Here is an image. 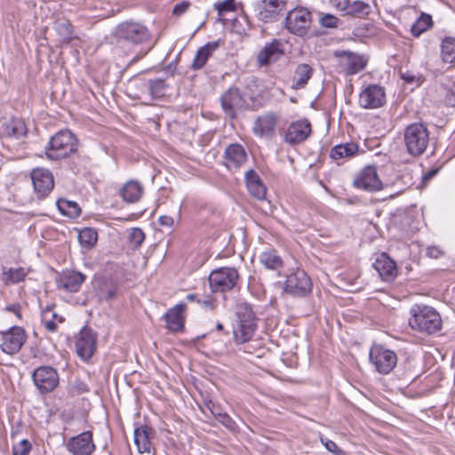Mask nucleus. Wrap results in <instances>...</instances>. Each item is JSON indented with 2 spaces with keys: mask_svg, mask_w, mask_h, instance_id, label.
<instances>
[{
  "mask_svg": "<svg viewBox=\"0 0 455 455\" xmlns=\"http://www.w3.org/2000/svg\"><path fill=\"white\" fill-rule=\"evenodd\" d=\"M235 320L233 323V339L238 350L251 354L247 343L252 339L258 328V317L252 306L245 301L235 307Z\"/></svg>",
  "mask_w": 455,
  "mask_h": 455,
  "instance_id": "1",
  "label": "nucleus"
},
{
  "mask_svg": "<svg viewBox=\"0 0 455 455\" xmlns=\"http://www.w3.org/2000/svg\"><path fill=\"white\" fill-rule=\"evenodd\" d=\"M409 325L419 332L434 334L442 328V318L439 313L427 305H414L411 310Z\"/></svg>",
  "mask_w": 455,
  "mask_h": 455,
  "instance_id": "2",
  "label": "nucleus"
},
{
  "mask_svg": "<svg viewBox=\"0 0 455 455\" xmlns=\"http://www.w3.org/2000/svg\"><path fill=\"white\" fill-rule=\"evenodd\" d=\"M77 150V140L68 130L60 131L51 137L45 147L46 157L60 160L69 156Z\"/></svg>",
  "mask_w": 455,
  "mask_h": 455,
  "instance_id": "3",
  "label": "nucleus"
},
{
  "mask_svg": "<svg viewBox=\"0 0 455 455\" xmlns=\"http://www.w3.org/2000/svg\"><path fill=\"white\" fill-rule=\"evenodd\" d=\"M403 141L409 155L421 156L429 142V132L427 126L421 123L411 124L404 129Z\"/></svg>",
  "mask_w": 455,
  "mask_h": 455,
  "instance_id": "4",
  "label": "nucleus"
},
{
  "mask_svg": "<svg viewBox=\"0 0 455 455\" xmlns=\"http://www.w3.org/2000/svg\"><path fill=\"white\" fill-rule=\"evenodd\" d=\"M113 35L117 40L125 41L134 45L142 44L150 39V32L148 28L132 20L119 23L115 28Z\"/></svg>",
  "mask_w": 455,
  "mask_h": 455,
  "instance_id": "5",
  "label": "nucleus"
},
{
  "mask_svg": "<svg viewBox=\"0 0 455 455\" xmlns=\"http://www.w3.org/2000/svg\"><path fill=\"white\" fill-rule=\"evenodd\" d=\"M370 363L376 371L386 375L390 373L397 363L396 354L382 345H373L369 353Z\"/></svg>",
  "mask_w": 455,
  "mask_h": 455,
  "instance_id": "6",
  "label": "nucleus"
},
{
  "mask_svg": "<svg viewBox=\"0 0 455 455\" xmlns=\"http://www.w3.org/2000/svg\"><path fill=\"white\" fill-rule=\"evenodd\" d=\"M239 278L236 268L223 267L212 270L209 275V284L213 292H224L232 290Z\"/></svg>",
  "mask_w": 455,
  "mask_h": 455,
  "instance_id": "7",
  "label": "nucleus"
},
{
  "mask_svg": "<svg viewBox=\"0 0 455 455\" xmlns=\"http://www.w3.org/2000/svg\"><path fill=\"white\" fill-rule=\"evenodd\" d=\"M31 378L41 395L52 393L60 383L58 371L49 365L36 368L31 374Z\"/></svg>",
  "mask_w": 455,
  "mask_h": 455,
  "instance_id": "8",
  "label": "nucleus"
},
{
  "mask_svg": "<svg viewBox=\"0 0 455 455\" xmlns=\"http://www.w3.org/2000/svg\"><path fill=\"white\" fill-rule=\"evenodd\" d=\"M283 290L293 297H306L312 291V281L303 269L297 268L287 275Z\"/></svg>",
  "mask_w": 455,
  "mask_h": 455,
  "instance_id": "9",
  "label": "nucleus"
},
{
  "mask_svg": "<svg viewBox=\"0 0 455 455\" xmlns=\"http://www.w3.org/2000/svg\"><path fill=\"white\" fill-rule=\"evenodd\" d=\"M312 23L311 12L305 7L290 11L285 17V28L289 32L303 36L307 34Z\"/></svg>",
  "mask_w": 455,
  "mask_h": 455,
  "instance_id": "10",
  "label": "nucleus"
},
{
  "mask_svg": "<svg viewBox=\"0 0 455 455\" xmlns=\"http://www.w3.org/2000/svg\"><path fill=\"white\" fill-rule=\"evenodd\" d=\"M27 340V333L21 326H12L0 331V348L10 355L18 354Z\"/></svg>",
  "mask_w": 455,
  "mask_h": 455,
  "instance_id": "11",
  "label": "nucleus"
},
{
  "mask_svg": "<svg viewBox=\"0 0 455 455\" xmlns=\"http://www.w3.org/2000/svg\"><path fill=\"white\" fill-rule=\"evenodd\" d=\"M333 56L337 58L339 68L347 76L361 72L366 68L368 62L363 55L350 51H335Z\"/></svg>",
  "mask_w": 455,
  "mask_h": 455,
  "instance_id": "12",
  "label": "nucleus"
},
{
  "mask_svg": "<svg viewBox=\"0 0 455 455\" xmlns=\"http://www.w3.org/2000/svg\"><path fill=\"white\" fill-rule=\"evenodd\" d=\"M220 100L226 116L231 120L237 117V110H243L250 107V103H245L242 91L235 86L225 91L220 96Z\"/></svg>",
  "mask_w": 455,
  "mask_h": 455,
  "instance_id": "13",
  "label": "nucleus"
},
{
  "mask_svg": "<svg viewBox=\"0 0 455 455\" xmlns=\"http://www.w3.org/2000/svg\"><path fill=\"white\" fill-rule=\"evenodd\" d=\"M353 186L369 192H376L383 188L382 181L374 165H367L358 172L354 177Z\"/></svg>",
  "mask_w": 455,
  "mask_h": 455,
  "instance_id": "14",
  "label": "nucleus"
},
{
  "mask_svg": "<svg viewBox=\"0 0 455 455\" xmlns=\"http://www.w3.org/2000/svg\"><path fill=\"white\" fill-rule=\"evenodd\" d=\"M386 93L384 87L379 84L367 85L359 94V105L365 109H373L384 106Z\"/></svg>",
  "mask_w": 455,
  "mask_h": 455,
  "instance_id": "15",
  "label": "nucleus"
},
{
  "mask_svg": "<svg viewBox=\"0 0 455 455\" xmlns=\"http://www.w3.org/2000/svg\"><path fill=\"white\" fill-rule=\"evenodd\" d=\"M67 450L72 455H92L96 449L92 431H84L70 437L66 443Z\"/></svg>",
  "mask_w": 455,
  "mask_h": 455,
  "instance_id": "16",
  "label": "nucleus"
},
{
  "mask_svg": "<svg viewBox=\"0 0 455 455\" xmlns=\"http://www.w3.org/2000/svg\"><path fill=\"white\" fill-rule=\"evenodd\" d=\"M96 333L89 327H84L76 341V351L77 355L84 361H88L96 350Z\"/></svg>",
  "mask_w": 455,
  "mask_h": 455,
  "instance_id": "17",
  "label": "nucleus"
},
{
  "mask_svg": "<svg viewBox=\"0 0 455 455\" xmlns=\"http://www.w3.org/2000/svg\"><path fill=\"white\" fill-rule=\"evenodd\" d=\"M285 7L286 0H261L255 6L256 16L264 22H272Z\"/></svg>",
  "mask_w": 455,
  "mask_h": 455,
  "instance_id": "18",
  "label": "nucleus"
},
{
  "mask_svg": "<svg viewBox=\"0 0 455 455\" xmlns=\"http://www.w3.org/2000/svg\"><path fill=\"white\" fill-rule=\"evenodd\" d=\"M34 189L38 198H44L54 187V179L52 172L44 168H36L31 172Z\"/></svg>",
  "mask_w": 455,
  "mask_h": 455,
  "instance_id": "19",
  "label": "nucleus"
},
{
  "mask_svg": "<svg viewBox=\"0 0 455 455\" xmlns=\"http://www.w3.org/2000/svg\"><path fill=\"white\" fill-rule=\"evenodd\" d=\"M283 54L284 44L279 39H273L258 52L257 63L259 67H266L277 61Z\"/></svg>",
  "mask_w": 455,
  "mask_h": 455,
  "instance_id": "20",
  "label": "nucleus"
},
{
  "mask_svg": "<svg viewBox=\"0 0 455 455\" xmlns=\"http://www.w3.org/2000/svg\"><path fill=\"white\" fill-rule=\"evenodd\" d=\"M86 275L76 270H63L56 278V285L60 290L68 292H77L84 283Z\"/></svg>",
  "mask_w": 455,
  "mask_h": 455,
  "instance_id": "21",
  "label": "nucleus"
},
{
  "mask_svg": "<svg viewBox=\"0 0 455 455\" xmlns=\"http://www.w3.org/2000/svg\"><path fill=\"white\" fill-rule=\"evenodd\" d=\"M187 306L185 303H179L169 308L164 315L166 329L172 333L182 332L185 327Z\"/></svg>",
  "mask_w": 455,
  "mask_h": 455,
  "instance_id": "22",
  "label": "nucleus"
},
{
  "mask_svg": "<svg viewBox=\"0 0 455 455\" xmlns=\"http://www.w3.org/2000/svg\"><path fill=\"white\" fill-rule=\"evenodd\" d=\"M311 132V124L308 120L303 119L292 122L287 128L284 140L290 145H297L306 140Z\"/></svg>",
  "mask_w": 455,
  "mask_h": 455,
  "instance_id": "23",
  "label": "nucleus"
},
{
  "mask_svg": "<svg viewBox=\"0 0 455 455\" xmlns=\"http://www.w3.org/2000/svg\"><path fill=\"white\" fill-rule=\"evenodd\" d=\"M94 287L100 300L110 301L119 290V283L111 276H99L94 280Z\"/></svg>",
  "mask_w": 455,
  "mask_h": 455,
  "instance_id": "24",
  "label": "nucleus"
},
{
  "mask_svg": "<svg viewBox=\"0 0 455 455\" xmlns=\"http://www.w3.org/2000/svg\"><path fill=\"white\" fill-rule=\"evenodd\" d=\"M278 116L274 112H268L259 116L253 124L255 135L265 138H272L275 135Z\"/></svg>",
  "mask_w": 455,
  "mask_h": 455,
  "instance_id": "25",
  "label": "nucleus"
},
{
  "mask_svg": "<svg viewBox=\"0 0 455 455\" xmlns=\"http://www.w3.org/2000/svg\"><path fill=\"white\" fill-rule=\"evenodd\" d=\"M372 266L384 281H393L397 275L395 262L385 252L376 258Z\"/></svg>",
  "mask_w": 455,
  "mask_h": 455,
  "instance_id": "26",
  "label": "nucleus"
},
{
  "mask_svg": "<svg viewBox=\"0 0 455 455\" xmlns=\"http://www.w3.org/2000/svg\"><path fill=\"white\" fill-rule=\"evenodd\" d=\"M247 155L243 146L230 144L227 147L224 153V164L228 169H238L245 163Z\"/></svg>",
  "mask_w": 455,
  "mask_h": 455,
  "instance_id": "27",
  "label": "nucleus"
},
{
  "mask_svg": "<svg viewBox=\"0 0 455 455\" xmlns=\"http://www.w3.org/2000/svg\"><path fill=\"white\" fill-rule=\"evenodd\" d=\"M155 431L151 427L142 425L134 429V443L140 453H149Z\"/></svg>",
  "mask_w": 455,
  "mask_h": 455,
  "instance_id": "28",
  "label": "nucleus"
},
{
  "mask_svg": "<svg viewBox=\"0 0 455 455\" xmlns=\"http://www.w3.org/2000/svg\"><path fill=\"white\" fill-rule=\"evenodd\" d=\"M1 133L4 137L20 139L27 134V126L20 118H5L2 122Z\"/></svg>",
  "mask_w": 455,
  "mask_h": 455,
  "instance_id": "29",
  "label": "nucleus"
},
{
  "mask_svg": "<svg viewBox=\"0 0 455 455\" xmlns=\"http://www.w3.org/2000/svg\"><path fill=\"white\" fill-rule=\"evenodd\" d=\"M245 183L251 196L259 200L265 198L267 188L263 184L260 177L253 169H250L246 172Z\"/></svg>",
  "mask_w": 455,
  "mask_h": 455,
  "instance_id": "30",
  "label": "nucleus"
},
{
  "mask_svg": "<svg viewBox=\"0 0 455 455\" xmlns=\"http://www.w3.org/2000/svg\"><path fill=\"white\" fill-rule=\"evenodd\" d=\"M143 193L144 188L142 184L134 180H128L119 191L123 200L129 204L139 202Z\"/></svg>",
  "mask_w": 455,
  "mask_h": 455,
  "instance_id": "31",
  "label": "nucleus"
},
{
  "mask_svg": "<svg viewBox=\"0 0 455 455\" xmlns=\"http://www.w3.org/2000/svg\"><path fill=\"white\" fill-rule=\"evenodd\" d=\"M142 87L148 91L150 100H160L166 96L170 85L166 80L160 77L148 79V82L142 83Z\"/></svg>",
  "mask_w": 455,
  "mask_h": 455,
  "instance_id": "32",
  "label": "nucleus"
},
{
  "mask_svg": "<svg viewBox=\"0 0 455 455\" xmlns=\"http://www.w3.org/2000/svg\"><path fill=\"white\" fill-rule=\"evenodd\" d=\"M220 41L209 42L204 46L200 47L194 58L191 64L193 70H199L203 68L207 60L212 57V53L219 48Z\"/></svg>",
  "mask_w": 455,
  "mask_h": 455,
  "instance_id": "33",
  "label": "nucleus"
},
{
  "mask_svg": "<svg viewBox=\"0 0 455 455\" xmlns=\"http://www.w3.org/2000/svg\"><path fill=\"white\" fill-rule=\"evenodd\" d=\"M313 74L314 69L310 65L307 63L299 64L294 71L291 88L295 90L305 88Z\"/></svg>",
  "mask_w": 455,
  "mask_h": 455,
  "instance_id": "34",
  "label": "nucleus"
},
{
  "mask_svg": "<svg viewBox=\"0 0 455 455\" xmlns=\"http://www.w3.org/2000/svg\"><path fill=\"white\" fill-rule=\"evenodd\" d=\"M54 29L60 36L59 42L62 44H69L75 38L73 26L67 19H58L54 23Z\"/></svg>",
  "mask_w": 455,
  "mask_h": 455,
  "instance_id": "35",
  "label": "nucleus"
},
{
  "mask_svg": "<svg viewBox=\"0 0 455 455\" xmlns=\"http://www.w3.org/2000/svg\"><path fill=\"white\" fill-rule=\"evenodd\" d=\"M359 151V147L355 142L341 143L333 147L331 150L330 156L334 160H341L344 158L355 156Z\"/></svg>",
  "mask_w": 455,
  "mask_h": 455,
  "instance_id": "36",
  "label": "nucleus"
},
{
  "mask_svg": "<svg viewBox=\"0 0 455 455\" xmlns=\"http://www.w3.org/2000/svg\"><path fill=\"white\" fill-rule=\"evenodd\" d=\"M28 275V271L24 267H3L2 281L5 285L15 284L23 281Z\"/></svg>",
  "mask_w": 455,
  "mask_h": 455,
  "instance_id": "37",
  "label": "nucleus"
},
{
  "mask_svg": "<svg viewBox=\"0 0 455 455\" xmlns=\"http://www.w3.org/2000/svg\"><path fill=\"white\" fill-rule=\"evenodd\" d=\"M441 59L443 62L455 63V37L446 36L441 43Z\"/></svg>",
  "mask_w": 455,
  "mask_h": 455,
  "instance_id": "38",
  "label": "nucleus"
},
{
  "mask_svg": "<svg viewBox=\"0 0 455 455\" xmlns=\"http://www.w3.org/2000/svg\"><path fill=\"white\" fill-rule=\"evenodd\" d=\"M260 263L267 269L278 270L283 267V259L275 250L263 251L259 256Z\"/></svg>",
  "mask_w": 455,
  "mask_h": 455,
  "instance_id": "39",
  "label": "nucleus"
},
{
  "mask_svg": "<svg viewBox=\"0 0 455 455\" xmlns=\"http://www.w3.org/2000/svg\"><path fill=\"white\" fill-rule=\"evenodd\" d=\"M433 25L434 22L432 16L430 14L422 12L411 27V33L413 36L419 37L424 32L431 28Z\"/></svg>",
  "mask_w": 455,
  "mask_h": 455,
  "instance_id": "40",
  "label": "nucleus"
},
{
  "mask_svg": "<svg viewBox=\"0 0 455 455\" xmlns=\"http://www.w3.org/2000/svg\"><path fill=\"white\" fill-rule=\"evenodd\" d=\"M56 204L61 214L68 218L76 219L81 214V208L76 202L65 198H60L56 202Z\"/></svg>",
  "mask_w": 455,
  "mask_h": 455,
  "instance_id": "41",
  "label": "nucleus"
},
{
  "mask_svg": "<svg viewBox=\"0 0 455 455\" xmlns=\"http://www.w3.org/2000/svg\"><path fill=\"white\" fill-rule=\"evenodd\" d=\"M371 12V8L369 4L363 1L350 2L344 15H348L355 18H365Z\"/></svg>",
  "mask_w": 455,
  "mask_h": 455,
  "instance_id": "42",
  "label": "nucleus"
},
{
  "mask_svg": "<svg viewBox=\"0 0 455 455\" xmlns=\"http://www.w3.org/2000/svg\"><path fill=\"white\" fill-rule=\"evenodd\" d=\"M80 244L87 249L92 248L98 240V233L93 228H84L78 234Z\"/></svg>",
  "mask_w": 455,
  "mask_h": 455,
  "instance_id": "43",
  "label": "nucleus"
},
{
  "mask_svg": "<svg viewBox=\"0 0 455 455\" xmlns=\"http://www.w3.org/2000/svg\"><path fill=\"white\" fill-rule=\"evenodd\" d=\"M259 89L255 79H251L244 90L242 92L245 103H254L258 96H259Z\"/></svg>",
  "mask_w": 455,
  "mask_h": 455,
  "instance_id": "44",
  "label": "nucleus"
},
{
  "mask_svg": "<svg viewBox=\"0 0 455 455\" xmlns=\"http://www.w3.org/2000/svg\"><path fill=\"white\" fill-rule=\"evenodd\" d=\"M148 82V79L134 77L130 84V89L133 92V98L135 99H143L146 96H148V91L145 90L142 87L141 84Z\"/></svg>",
  "mask_w": 455,
  "mask_h": 455,
  "instance_id": "45",
  "label": "nucleus"
},
{
  "mask_svg": "<svg viewBox=\"0 0 455 455\" xmlns=\"http://www.w3.org/2000/svg\"><path fill=\"white\" fill-rule=\"evenodd\" d=\"M145 240V234L142 229L139 228H133L130 232V243L132 244V249L136 250Z\"/></svg>",
  "mask_w": 455,
  "mask_h": 455,
  "instance_id": "46",
  "label": "nucleus"
},
{
  "mask_svg": "<svg viewBox=\"0 0 455 455\" xmlns=\"http://www.w3.org/2000/svg\"><path fill=\"white\" fill-rule=\"evenodd\" d=\"M319 23L323 28H336L340 24V20L335 15L326 13L319 19Z\"/></svg>",
  "mask_w": 455,
  "mask_h": 455,
  "instance_id": "47",
  "label": "nucleus"
},
{
  "mask_svg": "<svg viewBox=\"0 0 455 455\" xmlns=\"http://www.w3.org/2000/svg\"><path fill=\"white\" fill-rule=\"evenodd\" d=\"M31 448V443L27 439H23L13 446L12 455H28L30 452Z\"/></svg>",
  "mask_w": 455,
  "mask_h": 455,
  "instance_id": "48",
  "label": "nucleus"
},
{
  "mask_svg": "<svg viewBox=\"0 0 455 455\" xmlns=\"http://www.w3.org/2000/svg\"><path fill=\"white\" fill-rule=\"evenodd\" d=\"M321 443L324 445L326 450L334 455H345V451L341 450L335 442L327 438L320 437Z\"/></svg>",
  "mask_w": 455,
  "mask_h": 455,
  "instance_id": "49",
  "label": "nucleus"
},
{
  "mask_svg": "<svg viewBox=\"0 0 455 455\" xmlns=\"http://www.w3.org/2000/svg\"><path fill=\"white\" fill-rule=\"evenodd\" d=\"M215 8L218 11L219 16H222L228 12L235 11V0H224L221 3L216 4Z\"/></svg>",
  "mask_w": 455,
  "mask_h": 455,
  "instance_id": "50",
  "label": "nucleus"
},
{
  "mask_svg": "<svg viewBox=\"0 0 455 455\" xmlns=\"http://www.w3.org/2000/svg\"><path fill=\"white\" fill-rule=\"evenodd\" d=\"M216 419L230 431H235L237 428L236 423L226 412L219 414V417Z\"/></svg>",
  "mask_w": 455,
  "mask_h": 455,
  "instance_id": "51",
  "label": "nucleus"
},
{
  "mask_svg": "<svg viewBox=\"0 0 455 455\" xmlns=\"http://www.w3.org/2000/svg\"><path fill=\"white\" fill-rule=\"evenodd\" d=\"M426 254L427 257L436 259L443 256V251L440 247L432 245L427 248Z\"/></svg>",
  "mask_w": 455,
  "mask_h": 455,
  "instance_id": "52",
  "label": "nucleus"
},
{
  "mask_svg": "<svg viewBox=\"0 0 455 455\" xmlns=\"http://www.w3.org/2000/svg\"><path fill=\"white\" fill-rule=\"evenodd\" d=\"M57 317V314L53 312L52 314V319L46 320L45 318H42V322L44 324L45 329L50 332H55L58 329V326L56 323L54 322V319Z\"/></svg>",
  "mask_w": 455,
  "mask_h": 455,
  "instance_id": "53",
  "label": "nucleus"
},
{
  "mask_svg": "<svg viewBox=\"0 0 455 455\" xmlns=\"http://www.w3.org/2000/svg\"><path fill=\"white\" fill-rule=\"evenodd\" d=\"M190 6V3L188 1H182L177 4L172 10V13L176 16L182 15Z\"/></svg>",
  "mask_w": 455,
  "mask_h": 455,
  "instance_id": "54",
  "label": "nucleus"
},
{
  "mask_svg": "<svg viewBox=\"0 0 455 455\" xmlns=\"http://www.w3.org/2000/svg\"><path fill=\"white\" fill-rule=\"evenodd\" d=\"M197 304H199L204 309L212 310L215 307V299L199 298L197 299Z\"/></svg>",
  "mask_w": 455,
  "mask_h": 455,
  "instance_id": "55",
  "label": "nucleus"
},
{
  "mask_svg": "<svg viewBox=\"0 0 455 455\" xmlns=\"http://www.w3.org/2000/svg\"><path fill=\"white\" fill-rule=\"evenodd\" d=\"M349 3H350V0H331L332 5L336 9H338L343 12H345V11L347 10Z\"/></svg>",
  "mask_w": 455,
  "mask_h": 455,
  "instance_id": "56",
  "label": "nucleus"
},
{
  "mask_svg": "<svg viewBox=\"0 0 455 455\" xmlns=\"http://www.w3.org/2000/svg\"><path fill=\"white\" fill-rule=\"evenodd\" d=\"M158 222L162 227L172 228L174 224V220L171 216L163 215L159 217Z\"/></svg>",
  "mask_w": 455,
  "mask_h": 455,
  "instance_id": "57",
  "label": "nucleus"
},
{
  "mask_svg": "<svg viewBox=\"0 0 455 455\" xmlns=\"http://www.w3.org/2000/svg\"><path fill=\"white\" fill-rule=\"evenodd\" d=\"M401 78L405 81L406 83H410V84H412V83H417L418 84H419V77L417 76H414V75H411L410 73H401Z\"/></svg>",
  "mask_w": 455,
  "mask_h": 455,
  "instance_id": "58",
  "label": "nucleus"
},
{
  "mask_svg": "<svg viewBox=\"0 0 455 455\" xmlns=\"http://www.w3.org/2000/svg\"><path fill=\"white\" fill-rule=\"evenodd\" d=\"M439 172V169L438 168H434V169H431L429 170L428 172H427L423 176H422V181L424 184H427L429 180H431Z\"/></svg>",
  "mask_w": 455,
  "mask_h": 455,
  "instance_id": "59",
  "label": "nucleus"
},
{
  "mask_svg": "<svg viewBox=\"0 0 455 455\" xmlns=\"http://www.w3.org/2000/svg\"><path fill=\"white\" fill-rule=\"evenodd\" d=\"M6 310L13 313L19 318L21 317L20 306L19 304H12L6 307Z\"/></svg>",
  "mask_w": 455,
  "mask_h": 455,
  "instance_id": "60",
  "label": "nucleus"
},
{
  "mask_svg": "<svg viewBox=\"0 0 455 455\" xmlns=\"http://www.w3.org/2000/svg\"><path fill=\"white\" fill-rule=\"evenodd\" d=\"M76 388L78 390L79 393H85L89 391L88 387L84 382H78L76 385Z\"/></svg>",
  "mask_w": 455,
  "mask_h": 455,
  "instance_id": "61",
  "label": "nucleus"
},
{
  "mask_svg": "<svg viewBox=\"0 0 455 455\" xmlns=\"http://www.w3.org/2000/svg\"><path fill=\"white\" fill-rule=\"evenodd\" d=\"M446 103L451 106L455 105V93H449L445 98Z\"/></svg>",
  "mask_w": 455,
  "mask_h": 455,
  "instance_id": "62",
  "label": "nucleus"
},
{
  "mask_svg": "<svg viewBox=\"0 0 455 455\" xmlns=\"http://www.w3.org/2000/svg\"><path fill=\"white\" fill-rule=\"evenodd\" d=\"M54 307V305H48L42 310V318H46L47 313H50L52 311Z\"/></svg>",
  "mask_w": 455,
  "mask_h": 455,
  "instance_id": "63",
  "label": "nucleus"
},
{
  "mask_svg": "<svg viewBox=\"0 0 455 455\" xmlns=\"http://www.w3.org/2000/svg\"><path fill=\"white\" fill-rule=\"evenodd\" d=\"M199 299L198 295L197 294H194V293H189L187 295V299L188 301H191V302H196L197 303V299Z\"/></svg>",
  "mask_w": 455,
  "mask_h": 455,
  "instance_id": "64",
  "label": "nucleus"
}]
</instances>
